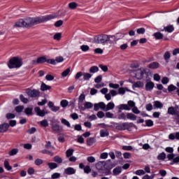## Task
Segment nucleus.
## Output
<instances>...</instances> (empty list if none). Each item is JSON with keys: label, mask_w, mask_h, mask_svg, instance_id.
<instances>
[{"label": "nucleus", "mask_w": 179, "mask_h": 179, "mask_svg": "<svg viewBox=\"0 0 179 179\" xmlns=\"http://www.w3.org/2000/svg\"><path fill=\"white\" fill-rule=\"evenodd\" d=\"M87 160L89 163H94V162H96V158H94V157H88L87 158Z\"/></svg>", "instance_id": "obj_58"}, {"label": "nucleus", "mask_w": 179, "mask_h": 179, "mask_svg": "<svg viewBox=\"0 0 179 179\" xmlns=\"http://www.w3.org/2000/svg\"><path fill=\"white\" fill-rule=\"evenodd\" d=\"M109 87H110V89H119L120 88V85L115 84V83H110L109 84Z\"/></svg>", "instance_id": "obj_48"}, {"label": "nucleus", "mask_w": 179, "mask_h": 179, "mask_svg": "<svg viewBox=\"0 0 179 179\" xmlns=\"http://www.w3.org/2000/svg\"><path fill=\"white\" fill-rule=\"evenodd\" d=\"M9 129V124L4 123L3 124H0V133L6 132Z\"/></svg>", "instance_id": "obj_12"}, {"label": "nucleus", "mask_w": 179, "mask_h": 179, "mask_svg": "<svg viewBox=\"0 0 179 179\" xmlns=\"http://www.w3.org/2000/svg\"><path fill=\"white\" fill-rule=\"evenodd\" d=\"M102 80H103V76L99 75V76H98L94 79V82H95V83H100V82H101Z\"/></svg>", "instance_id": "obj_49"}, {"label": "nucleus", "mask_w": 179, "mask_h": 179, "mask_svg": "<svg viewBox=\"0 0 179 179\" xmlns=\"http://www.w3.org/2000/svg\"><path fill=\"white\" fill-rule=\"evenodd\" d=\"M58 16H59L58 13H53L41 17H27L20 20L15 23V26L16 27H31L34 24H40V23H45V22L52 20V19H57Z\"/></svg>", "instance_id": "obj_1"}, {"label": "nucleus", "mask_w": 179, "mask_h": 179, "mask_svg": "<svg viewBox=\"0 0 179 179\" xmlns=\"http://www.w3.org/2000/svg\"><path fill=\"white\" fill-rule=\"evenodd\" d=\"M109 133L108 130L101 129L100 130V136L101 138H106V136H108Z\"/></svg>", "instance_id": "obj_26"}, {"label": "nucleus", "mask_w": 179, "mask_h": 179, "mask_svg": "<svg viewBox=\"0 0 179 179\" xmlns=\"http://www.w3.org/2000/svg\"><path fill=\"white\" fill-rule=\"evenodd\" d=\"M69 8L72 10L76 9V8H78V4L76 2H71L69 3Z\"/></svg>", "instance_id": "obj_37"}, {"label": "nucleus", "mask_w": 179, "mask_h": 179, "mask_svg": "<svg viewBox=\"0 0 179 179\" xmlns=\"http://www.w3.org/2000/svg\"><path fill=\"white\" fill-rule=\"evenodd\" d=\"M55 61L56 63L64 62V57H62V56L57 57Z\"/></svg>", "instance_id": "obj_63"}, {"label": "nucleus", "mask_w": 179, "mask_h": 179, "mask_svg": "<svg viewBox=\"0 0 179 179\" xmlns=\"http://www.w3.org/2000/svg\"><path fill=\"white\" fill-rule=\"evenodd\" d=\"M43 163H44V161H43V159H37L35 160L36 166H41V164H43Z\"/></svg>", "instance_id": "obj_53"}, {"label": "nucleus", "mask_w": 179, "mask_h": 179, "mask_svg": "<svg viewBox=\"0 0 179 179\" xmlns=\"http://www.w3.org/2000/svg\"><path fill=\"white\" fill-rule=\"evenodd\" d=\"M143 86H144L143 83H142L141 81H137L136 83L133 84L132 87H133V89H136L138 87H143Z\"/></svg>", "instance_id": "obj_20"}, {"label": "nucleus", "mask_w": 179, "mask_h": 179, "mask_svg": "<svg viewBox=\"0 0 179 179\" xmlns=\"http://www.w3.org/2000/svg\"><path fill=\"white\" fill-rule=\"evenodd\" d=\"M52 128L55 132H58L59 131V125L58 124H53Z\"/></svg>", "instance_id": "obj_60"}, {"label": "nucleus", "mask_w": 179, "mask_h": 179, "mask_svg": "<svg viewBox=\"0 0 179 179\" xmlns=\"http://www.w3.org/2000/svg\"><path fill=\"white\" fill-rule=\"evenodd\" d=\"M80 50H82L83 52H86V51H89V50H90V48L89 47V45H83L80 46Z\"/></svg>", "instance_id": "obj_41"}, {"label": "nucleus", "mask_w": 179, "mask_h": 179, "mask_svg": "<svg viewBox=\"0 0 179 179\" xmlns=\"http://www.w3.org/2000/svg\"><path fill=\"white\" fill-rule=\"evenodd\" d=\"M146 127H153V122L152 120H145Z\"/></svg>", "instance_id": "obj_57"}, {"label": "nucleus", "mask_w": 179, "mask_h": 179, "mask_svg": "<svg viewBox=\"0 0 179 179\" xmlns=\"http://www.w3.org/2000/svg\"><path fill=\"white\" fill-rule=\"evenodd\" d=\"M108 42L109 44H114V43H115V36L100 35L95 36L93 41V43H96V44H104Z\"/></svg>", "instance_id": "obj_2"}, {"label": "nucleus", "mask_w": 179, "mask_h": 179, "mask_svg": "<svg viewBox=\"0 0 179 179\" xmlns=\"http://www.w3.org/2000/svg\"><path fill=\"white\" fill-rule=\"evenodd\" d=\"M70 72H71V69L70 68L66 69L65 71H64L62 73V78H66V76H68V75H69Z\"/></svg>", "instance_id": "obj_33"}, {"label": "nucleus", "mask_w": 179, "mask_h": 179, "mask_svg": "<svg viewBox=\"0 0 179 179\" xmlns=\"http://www.w3.org/2000/svg\"><path fill=\"white\" fill-rule=\"evenodd\" d=\"M98 104H99V108H101V110L106 111V103H104V102H99V103H98Z\"/></svg>", "instance_id": "obj_43"}, {"label": "nucleus", "mask_w": 179, "mask_h": 179, "mask_svg": "<svg viewBox=\"0 0 179 179\" xmlns=\"http://www.w3.org/2000/svg\"><path fill=\"white\" fill-rule=\"evenodd\" d=\"M41 127H44L45 128H47L48 127V122L46 120H42L41 122Z\"/></svg>", "instance_id": "obj_56"}, {"label": "nucleus", "mask_w": 179, "mask_h": 179, "mask_svg": "<svg viewBox=\"0 0 179 179\" xmlns=\"http://www.w3.org/2000/svg\"><path fill=\"white\" fill-rule=\"evenodd\" d=\"M96 169H97L99 171L104 169V163L103 162H99L96 164Z\"/></svg>", "instance_id": "obj_25"}, {"label": "nucleus", "mask_w": 179, "mask_h": 179, "mask_svg": "<svg viewBox=\"0 0 179 179\" xmlns=\"http://www.w3.org/2000/svg\"><path fill=\"white\" fill-rule=\"evenodd\" d=\"M46 62H48V64H50L51 65H57V62L54 59H46Z\"/></svg>", "instance_id": "obj_47"}, {"label": "nucleus", "mask_w": 179, "mask_h": 179, "mask_svg": "<svg viewBox=\"0 0 179 179\" xmlns=\"http://www.w3.org/2000/svg\"><path fill=\"white\" fill-rule=\"evenodd\" d=\"M64 24V21L59 20L55 23V27H61Z\"/></svg>", "instance_id": "obj_50"}, {"label": "nucleus", "mask_w": 179, "mask_h": 179, "mask_svg": "<svg viewBox=\"0 0 179 179\" xmlns=\"http://www.w3.org/2000/svg\"><path fill=\"white\" fill-rule=\"evenodd\" d=\"M127 120L135 121V120H136V115H135L134 113H127Z\"/></svg>", "instance_id": "obj_27"}, {"label": "nucleus", "mask_w": 179, "mask_h": 179, "mask_svg": "<svg viewBox=\"0 0 179 179\" xmlns=\"http://www.w3.org/2000/svg\"><path fill=\"white\" fill-rule=\"evenodd\" d=\"M114 107H115V104L113 102H109L106 105V111H110V110H114Z\"/></svg>", "instance_id": "obj_17"}, {"label": "nucleus", "mask_w": 179, "mask_h": 179, "mask_svg": "<svg viewBox=\"0 0 179 179\" xmlns=\"http://www.w3.org/2000/svg\"><path fill=\"white\" fill-rule=\"evenodd\" d=\"M170 57H171L170 52H169V51L166 52L164 55V58L165 61L170 59Z\"/></svg>", "instance_id": "obj_52"}, {"label": "nucleus", "mask_w": 179, "mask_h": 179, "mask_svg": "<svg viewBox=\"0 0 179 179\" xmlns=\"http://www.w3.org/2000/svg\"><path fill=\"white\" fill-rule=\"evenodd\" d=\"M153 36L157 40H162V38L164 37L163 34L160 32H156L153 34Z\"/></svg>", "instance_id": "obj_31"}, {"label": "nucleus", "mask_w": 179, "mask_h": 179, "mask_svg": "<svg viewBox=\"0 0 179 179\" xmlns=\"http://www.w3.org/2000/svg\"><path fill=\"white\" fill-rule=\"evenodd\" d=\"M118 120H127V115L124 113H121L117 116Z\"/></svg>", "instance_id": "obj_62"}, {"label": "nucleus", "mask_w": 179, "mask_h": 179, "mask_svg": "<svg viewBox=\"0 0 179 179\" xmlns=\"http://www.w3.org/2000/svg\"><path fill=\"white\" fill-rule=\"evenodd\" d=\"M85 99H86V95H85V94H81L80 95V96L78 97V107H80V106H82Z\"/></svg>", "instance_id": "obj_16"}, {"label": "nucleus", "mask_w": 179, "mask_h": 179, "mask_svg": "<svg viewBox=\"0 0 179 179\" xmlns=\"http://www.w3.org/2000/svg\"><path fill=\"white\" fill-rule=\"evenodd\" d=\"M83 80H90L93 75L89 73H83Z\"/></svg>", "instance_id": "obj_23"}, {"label": "nucleus", "mask_w": 179, "mask_h": 179, "mask_svg": "<svg viewBox=\"0 0 179 179\" xmlns=\"http://www.w3.org/2000/svg\"><path fill=\"white\" fill-rule=\"evenodd\" d=\"M91 171H92V169L90 168V166H86L84 168V172H85L86 174H89V173H90Z\"/></svg>", "instance_id": "obj_59"}, {"label": "nucleus", "mask_w": 179, "mask_h": 179, "mask_svg": "<svg viewBox=\"0 0 179 179\" xmlns=\"http://www.w3.org/2000/svg\"><path fill=\"white\" fill-rule=\"evenodd\" d=\"M127 106H128V107H129V108H134V107H135V106H136V103L134 102V101H129L128 102H127Z\"/></svg>", "instance_id": "obj_55"}, {"label": "nucleus", "mask_w": 179, "mask_h": 179, "mask_svg": "<svg viewBox=\"0 0 179 179\" xmlns=\"http://www.w3.org/2000/svg\"><path fill=\"white\" fill-rule=\"evenodd\" d=\"M48 166L49 169H50V170H54L55 169H57V167H58V165L54 162L48 163Z\"/></svg>", "instance_id": "obj_30"}, {"label": "nucleus", "mask_w": 179, "mask_h": 179, "mask_svg": "<svg viewBox=\"0 0 179 179\" xmlns=\"http://www.w3.org/2000/svg\"><path fill=\"white\" fill-rule=\"evenodd\" d=\"M54 162L58 163L59 164H61V163H62V158H61L59 156H55L54 157Z\"/></svg>", "instance_id": "obj_42"}, {"label": "nucleus", "mask_w": 179, "mask_h": 179, "mask_svg": "<svg viewBox=\"0 0 179 179\" xmlns=\"http://www.w3.org/2000/svg\"><path fill=\"white\" fill-rule=\"evenodd\" d=\"M22 65L23 63L22 62V59H19L17 57L12 58L8 64L10 69H13L14 68H20V66Z\"/></svg>", "instance_id": "obj_3"}, {"label": "nucleus", "mask_w": 179, "mask_h": 179, "mask_svg": "<svg viewBox=\"0 0 179 179\" xmlns=\"http://www.w3.org/2000/svg\"><path fill=\"white\" fill-rule=\"evenodd\" d=\"M33 64H44V62H47V58L45 57H41L37 59V60H34Z\"/></svg>", "instance_id": "obj_13"}, {"label": "nucleus", "mask_w": 179, "mask_h": 179, "mask_svg": "<svg viewBox=\"0 0 179 179\" xmlns=\"http://www.w3.org/2000/svg\"><path fill=\"white\" fill-rule=\"evenodd\" d=\"M98 71H99V68L97 67V66H93L90 67L89 72L90 73H97Z\"/></svg>", "instance_id": "obj_29"}, {"label": "nucleus", "mask_w": 179, "mask_h": 179, "mask_svg": "<svg viewBox=\"0 0 179 179\" xmlns=\"http://www.w3.org/2000/svg\"><path fill=\"white\" fill-rule=\"evenodd\" d=\"M4 167L8 171H10V170H12V166L9 164V162L6 160L4 161Z\"/></svg>", "instance_id": "obj_35"}, {"label": "nucleus", "mask_w": 179, "mask_h": 179, "mask_svg": "<svg viewBox=\"0 0 179 179\" xmlns=\"http://www.w3.org/2000/svg\"><path fill=\"white\" fill-rule=\"evenodd\" d=\"M148 68H150V69H157L160 68V64L157 62H153L148 64Z\"/></svg>", "instance_id": "obj_11"}, {"label": "nucleus", "mask_w": 179, "mask_h": 179, "mask_svg": "<svg viewBox=\"0 0 179 179\" xmlns=\"http://www.w3.org/2000/svg\"><path fill=\"white\" fill-rule=\"evenodd\" d=\"M132 127V123L124 122L117 125V129L125 131V129H129Z\"/></svg>", "instance_id": "obj_8"}, {"label": "nucleus", "mask_w": 179, "mask_h": 179, "mask_svg": "<svg viewBox=\"0 0 179 179\" xmlns=\"http://www.w3.org/2000/svg\"><path fill=\"white\" fill-rule=\"evenodd\" d=\"M20 99L24 104H27V103H29V99L27 98L24 97V96H23L22 94L20 96Z\"/></svg>", "instance_id": "obj_39"}, {"label": "nucleus", "mask_w": 179, "mask_h": 179, "mask_svg": "<svg viewBox=\"0 0 179 179\" xmlns=\"http://www.w3.org/2000/svg\"><path fill=\"white\" fill-rule=\"evenodd\" d=\"M155 178V174H152L151 176H149V175H145L143 177L142 179H153Z\"/></svg>", "instance_id": "obj_64"}, {"label": "nucleus", "mask_w": 179, "mask_h": 179, "mask_svg": "<svg viewBox=\"0 0 179 179\" xmlns=\"http://www.w3.org/2000/svg\"><path fill=\"white\" fill-rule=\"evenodd\" d=\"M26 93L29 97H37L40 96V92L37 90L27 89Z\"/></svg>", "instance_id": "obj_5"}, {"label": "nucleus", "mask_w": 179, "mask_h": 179, "mask_svg": "<svg viewBox=\"0 0 179 179\" xmlns=\"http://www.w3.org/2000/svg\"><path fill=\"white\" fill-rule=\"evenodd\" d=\"M167 113L169 115H176L179 118V111H177V108L174 106H170L168 108Z\"/></svg>", "instance_id": "obj_7"}, {"label": "nucleus", "mask_w": 179, "mask_h": 179, "mask_svg": "<svg viewBox=\"0 0 179 179\" xmlns=\"http://www.w3.org/2000/svg\"><path fill=\"white\" fill-rule=\"evenodd\" d=\"M24 113H25V114H27V115H31V113H33V108H27L24 110Z\"/></svg>", "instance_id": "obj_45"}, {"label": "nucleus", "mask_w": 179, "mask_h": 179, "mask_svg": "<svg viewBox=\"0 0 179 179\" xmlns=\"http://www.w3.org/2000/svg\"><path fill=\"white\" fill-rule=\"evenodd\" d=\"M59 177H61V173H55L51 176L52 179L59 178Z\"/></svg>", "instance_id": "obj_54"}, {"label": "nucleus", "mask_w": 179, "mask_h": 179, "mask_svg": "<svg viewBox=\"0 0 179 179\" xmlns=\"http://www.w3.org/2000/svg\"><path fill=\"white\" fill-rule=\"evenodd\" d=\"M155 87V83L153 82H148L145 84V90L150 91Z\"/></svg>", "instance_id": "obj_14"}, {"label": "nucleus", "mask_w": 179, "mask_h": 179, "mask_svg": "<svg viewBox=\"0 0 179 179\" xmlns=\"http://www.w3.org/2000/svg\"><path fill=\"white\" fill-rule=\"evenodd\" d=\"M96 143V138H88L87 139V146H93Z\"/></svg>", "instance_id": "obj_15"}, {"label": "nucleus", "mask_w": 179, "mask_h": 179, "mask_svg": "<svg viewBox=\"0 0 179 179\" xmlns=\"http://www.w3.org/2000/svg\"><path fill=\"white\" fill-rule=\"evenodd\" d=\"M61 122L64 125H66V127H68V128H71V123H69V121L66 120V119H61Z\"/></svg>", "instance_id": "obj_36"}, {"label": "nucleus", "mask_w": 179, "mask_h": 179, "mask_svg": "<svg viewBox=\"0 0 179 179\" xmlns=\"http://www.w3.org/2000/svg\"><path fill=\"white\" fill-rule=\"evenodd\" d=\"M117 108L119 110H126L127 111H129V110H131V108H129V106H128V105L127 104H120L117 106Z\"/></svg>", "instance_id": "obj_18"}, {"label": "nucleus", "mask_w": 179, "mask_h": 179, "mask_svg": "<svg viewBox=\"0 0 179 179\" xmlns=\"http://www.w3.org/2000/svg\"><path fill=\"white\" fill-rule=\"evenodd\" d=\"M23 110H24V106H18L15 107V111H17V113H22Z\"/></svg>", "instance_id": "obj_44"}, {"label": "nucleus", "mask_w": 179, "mask_h": 179, "mask_svg": "<svg viewBox=\"0 0 179 179\" xmlns=\"http://www.w3.org/2000/svg\"><path fill=\"white\" fill-rule=\"evenodd\" d=\"M164 31H167L168 33H173V31H174V27L173 25H169L164 27Z\"/></svg>", "instance_id": "obj_19"}, {"label": "nucleus", "mask_w": 179, "mask_h": 179, "mask_svg": "<svg viewBox=\"0 0 179 179\" xmlns=\"http://www.w3.org/2000/svg\"><path fill=\"white\" fill-rule=\"evenodd\" d=\"M163 107V103L159 101H154V108H159L162 109Z\"/></svg>", "instance_id": "obj_24"}, {"label": "nucleus", "mask_w": 179, "mask_h": 179, "mask_svg": "<svg viewBox=\"0 0 179 179\" xmlns=\"http://www.w3.org/2000/svg\"><path fill=\"white\" fill-rule=\"evenodd\" d=\"M34 111L36 113V114H37V115H38V117H44L45 115V114H48V112L42 110L41 109H40L39 107H36L34 108Z\"/></svg>", "instance_id": "obj_9"}, {"label": "nucleus", "mask_w": 179, "mask_h": 179, "mask_svg": "<svg viewBox=\"0 0 179 179\" xmlns=\"http://www.w3.org/2000/svg\"><path fill=\"white\" fill-rule=\"evenodd\" d=\"M51 89V86L47 85L45 83H43L41 86V90L42 92H45V90H50Z\"/></svg>", "instance_id": "obj_22"}, {"label": "nucleus", "mask_w": 179, "mask_h": 179, "mask_svg": "<svg viewBox=\"0 0 179 179\" xmlns=\"http://www.w3.org/2000/svg\"><path fill=\"white\" fill-rule=\"evenodd\" d=\"M77 142L78 143H85V138H83V136H78Z\"/></svg>", "instance_id": "obj_51"}, {"label": "nucleus", "mask_w": 179, "mask_h": 179, "mask_svg": "<svg viewBox=\"0 0 179 179\" xmlns=\"http://www.w3.org/2000/svg\"><path fill=\"white\" fill-rule=\"evenodd\" d=\"M138 34H145V28H139L136 30Z\"/></svg>", "instance_id": "obj_61"}, {"label": "nucleus", "mask_w": 179, "mask_h": 179, "mask_svg": "<svg viewBox=\"0 0 179 179\" xmlns=\"http://www.w3.org/2000/svg\"><path fill=\"white\" fill-rule=\"evenodd\" d=\"M78 108L80 111H85V110L93 108V103L92 102H85L84 104L80 105Z\"/></svg>", "instance_id": "obj_6"}, {"label": "nucleus", "mask_w": 179, "mask_h": 179, "mask_svg": "<svg viewBox=\"0 0 179 179\" xmlns=\"http://www.w3.org/2000/svg\"><path fill=\"white\" fill-rule=\"evenodd\" d=\"M145 73L146 69L142 68L137 70H134L133 71V74L134 75L135 78L138 80L143 79V76Z\"/></svg>", "instance_id": "obj_4"}, {"label": "nucleus", "mask_w": 179, "mask_h": 179, "mask_svg": "<svg viewBox=\"0 0 179 179\" xmlns=\"http://www.w3.org/2000/svg\"><path fill=\"white\" fill-rule=\"evenodd\" d=\"M166 159V153L162 152L157 156L158 160H164Z\"/></svg>", "instance_id": "obj_40"}, {"label": "nucleus", "mask_w": 179, "mask_h": 179, "mask_svg": "<svg viewBox=\"0 0 179 179\" xmlns=\"http://www.w3.org/2000/svg\"><path fill=\"white\" fill-rule=\"evenodd\" d=\"M125 92H131L127 87H120L118 89L117 94H125Z\"/></svg>", "instance_id": "obj_21"}, {"label": "nucleus", "mask_w": 179, "mask_h": 179, "mask_svg": "<svg viewBox=\"0 0 179 179\" xmlns=\"http://www.w3.org/2000/svg\"><path fill=\"white\" fill-rule=\"evenodd\" d=\"M19 153V150L17 148H13L10 152H8L9 156H15Z\"/></svg>", "instance_id": "obj_28"}, {"label": "nucleus", "mask_w": 179, "mask_h": 179, "mask_svg": "<svg viewBox=\"0 0 179 179\" xmlns=\"http://www.w3.org/2000/svg\"><path fill=\"white\" fill-rule=\"evenodd\" d=\"M69 104V102L66 101V99H63L60 102V105L63 108H65V107H68V105Z\"/></svg>", "instance_id": "obj_38"}, {"label": "nucleus", "mask_w": 179, "mask_h": 179, "mask_svg": "<svg viewBox=\"0 0 179 179\" xmlns=\"http://www.w3.org/2000/svg\"><path fill=\"white\" fill-rule=\"evenodd\" d=\"M64 173L67 176H72L76 173V170L73 169V167H68L64 169Z\"/></svg>", "instance_id": "obj_10"}, {"label": "nucleus", "mask_w": 179, "mask_h": 179, "mask_svg": "<svg viewBox=\"0 0 179 179\" xmlns=\"http://www.w3.org/2000/svg\"><path fill=\"white\" fill-rule=\"evenodd\" d=\"M136 176H143L145 174V171L142 169L137 170L134 172Z\"/></svg>", "instance_id": "obj_46"}, {"label": "nucleus", "mask_w": 179, "mask_h": 179, "mask_svg": "<svg viewBox=\"0 0 179 179\" xmlns=\"http://www.w3.org/2000/svg\"><path fill=\"white\" fill-rule=\"evenodd\" d=\"M73 152H75V150H73V149H72V148H70V149L67 150L66 151V157H72V155H73Z\"/></svg>", "instance_id": "obj_32"}, {"label": "nucleus", "mask_w": 179, "mask_h": 179, "mask_svg": "<svg viewBox=\"0 0 179 179\" xmlns=\"http://www.w3.org/2000/svg\"><path fill=\"white\" fill-rule=\"evenodd\" d=\"M122 169L120 167L115 168L113 171L114 176H118V174H121Z\"/></svg>", "instance_id": "obj_34"}]
</instances>
